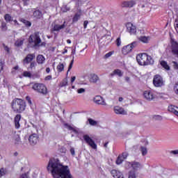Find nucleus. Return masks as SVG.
Segmentation results:
<instances>
[{
    "instance_id": "1",
    "label": "nucleus",
    "mask_w": 178,
    "mask_h": 178,
    "mask_svg": "<svg viewBox=\"0 0 178 178\" xmlns=\"http://www.w3.org/2000/svg\"><path fill=\"white\" fill-rule=\"evenodd\" d=\"M47 170L51 172L54 178H74L67 165H63L58 159L49 160Z\"/></svg>"
},
{
    "instance_id": "2",
    "label": "nucleus",
    "mask_w": 178,
    "mask_h": 178,
    "mask_svg": "<svg viewBox=\"0 0 178 178\" xmlns=\"http://www.w3.org/2000/svg\"><path fill=\"white\" fill-rule=\"evenodd\" d=\"M136 60L140 66H148L154 65V59L147 53H143L136 56Z\"/></svg>"
},
{
    "instance_id": "3",
    "label": "nucleus",
    "mask_w": 178,
    "mask_h": 178,
    "mask_svg": "<svg viewBox=\"0 0 178 178\" xmlns=\"http://www.w3.org/2000/svg\"><path fill=\"white\" fill-rule=\"evenodd\" d=\"M12 108L17 113H22L26 109V102L22 99L15 98L12 102Z\"/></svg>"
},
{
    "instance_id": "4",
    "label": "nucleus",
    "mask_w": 178,
    "mask_h": 178,
    "mask_svg": "<svg viewBox=\"0 0 178 178\" xmlns=\"http://www.w3.org/2000/svg\"><path fill=\"white\" fill-rule=\"evenodd\" d=\"M29 44H34L33 47H40L41 44V38H40V32H35L31 35L29 38Z\"/></svg>"
},
{
    "instance_id": "5",
    "label": "nucleus",
    "mask_w": 178,
    "mask_h": 178,
    "mask_svg": "<svg viewBox=\"0 0 178 178\" xmlns=\"http://www.w3.org/2000/svg\"><path fill=\"white\" fill-rule=\"evenodd\" d=\"M32 88L34 91H36V92H39V94H42V95H47V94H48V89L44 83H35L33 85Z\"/></svg>"
},
{
    "instance_id": "6",
    "label": "nucleus",
    "mask_w": 178,
    "mask_h": 178,
    "mask_svg": "<svg viewBox=\"0 0 178 178\" xmlns=\"http://www.w3.org/2000/svg\"><path fill=\"white\" fill-rule=\"evenodd\" d=\"M126 166L128 168H132L133 170L135 172V170H139L140 169H143V164L137 161H127L126 162Z\"/></svg>"
},
{
    "instance_id": "7",
    "label": "nucleus",
    "mask_w": 178,
    "mask_h": 178,
    "mask_svg": "<svg viewBox=\"0 0 178 178\" xmlns=\"http://www.w3.org/2000/svg\"><path fill=\"white\" fill-rule=\"evenodd\" d=\"M153 84L155 87H162V86H165L163 78L159 74L155 75L153 79Z\"/></svg>"
},
{
    "instance_id": "8",
    "label": "nucleus",
    "mask_w": 178,
    "mask_h": 178,
    "mask_svg": "<svg viewBox=\"0 0 178 178\" xmlns=\"http://www.w3.org/2000/svg\"><path fill=\"white\" fill-rule=\"evenodd\" d=\"M83 140L91 147V148H92V149H97V144H95V141H94L90 136L84 135Z\"/></svg>"
},
{
    "instance_id": "9",
    "label": "nucleus",
    "mask_w": 178,
    "mask_h": 178,
    "mask_svg": "<svg viewBox=\"0 0 178 178\" xmlns=\"http://www.w3.org/2000/svg\"><path fill=\"white\" fill-rule=\"evenodd\" d=\"M126 27H127V33H129V34L133 35L137 33V28L132 23L128 22L126 24Z\"/></svg>"
},
{
    "instance_id": "10",
    "label": "nucleus",
    "mask_w": 178,
    "mask_h": 178,
    "mask_svg": "<svg viewBox=\"0 0 178 178\" xmlns=\"http://www.w3.org/2000/svg\"><path fill=\"white\" fill-rule=\"evenodd\" d=\"M39 138L40 137L37 134H32L31 136H29V141L31 145H35L38 143Z\"/></svg>"
},
{
    "instance_id": "11",
    "label": "nucleus",
    "mask_w": 178,
    "mask_h": 178,
    "mask_svg": "<svg viewBox=\"0 0 178 178\" xmlns=\"http://www.w3.org/2000/svg\"><path fill=\"white\" fill-rule=\"evenodd\" d=\"M136 1H124L121 3L122 8H133V6H136Z\"/></svg>"
},
{
    "instance_id": "12",
    "label": "nucleus",
    "mask_w": 178,
    "mask_h": 178,
    "mask_svg": "<svg viewBox=\"0 0 178 178\" xmlns=\"http://www.w3.org/2000/svg\"><path fill=\"white\" fill-rule=\"evenodd\" d=\"M35 58V54H28L25 58L23 60V63L24 65H29L30 62L33 60Z\"/></svg>"
},
{
    "instance_id": "13",
    "label": "nucleus",
    "mask_w": 178,
    "mask_h": 178,
    "mask_svg": "<svg viewBox=\"0 0 178 178\" xmlns=\"http://www.w3.org/2000/svg\"><path fill=\"white\" fill-rule=\"evenodd\" d=\"M114 112L117 115H127V111H124V108H122L119 106H115L114 107Z\"/></svg>"
},
{
    "instance_id": "14",
    "label": "nucleus",
    "mask_w": 178,
    "mask_h": 178,
    "mask_svg": "<svg viewBox=\"0 0 178 178\" xmlns=\"http://www.w3.org/2000/svg\"><path fill=\"white\" fill-rule=\"evenodd\" d=\"M144 97L147 101H152L154 98H155V95H154V92L150 90H146L144 92Z\"/></svg>"
},
{
    "instance_id": "15",
    "label": "nucleus",
    "mask_w": 178,
    "mask_h": 178,
    "mask_svg": "<svg viewBox=\"0 0 178 178\" xmlns=\"http://www.w3.org/2000/svg\"><path fill=\"white\" fill-rule=\"evenodd\" d=\"M94 102L95 104H97V105H106L105 99H104V98H102L101 96H96L94 98Z\"/></svg>"
},
{
    "instance_id": "16",
    "label": "nucleus",
    "mask_w": 178,
    "mask_h": 178,
    "mask_svg": "<svg viewBox=\"0 0 178 178\" xmlns=\"http://www.w3.org/2000/svg\"><path fill=\"white\" fill-rule=\"evenodd\" d=\"M172 52L178 56V43L175 40H172Z\"/></svg>"
},
{
    "instance_id": "17",
    "label": "nucleus",
    "mask_w": 178,
    "mask_h": 178,
    "mask_svg": "<svg viewBox=\"0 0 178 178\" xmlns=\"http://www.w3.org/2000/svg\"><path fill=\"white\" fill-rule=\"evenodd\" d=\"M66 22H64L62 25L54 24V27L51 29V31H60V30H63L65 27H66Z\"/></svg>"
},
{
    "instance_id": "18",
    "label": "nucleus",
    "mask_w": 178,
    "mask_h": 178,
    "mask_svg": "<svg viewBox=\"0 0 178 178\" xmlns=\"http://www.w3.org/2000/svg\"><path fill=\"white\" fill-rule=\"evenodd\" d=\"M113 177H115V178H124V177H123V174L118 171V170H111V172Z\"/></svg>"
},
{
    "instance_id": "19",
    "label": "nucleus",
    "mask_w": 178,
    "mask_h": 178,
    "mask_svg": "<svg viewBox=\"0 0 178 178\" xmlns=\"http://www.w3.org/2000/svg\"><path fill=\"white\" fill-rule=\"evenodd\" d=\"M168 111L169 112H172V113H174V115H175L176 116H178V107L176 106H168Z\"/></svg>"
},
{
    "instance_id": "20",
    "label": "nucleus",
    "mask_w": 178,
    "mask_h": 178,
    "mask_svg": "<svg viewBox=\"0 0 178 178\" xmlns=\"http://www.w3.org/2000/svg\"><path fill=\"white\" fill-rule=\"evenodd\" d=\"M36 60L39 65H44L45 63V57L42 54H39L36 58Z\"/></svg>"
},
{
    "instance_id": "21",
    "label": "nucleus",
    "mask_w": 178,
    "mask_h": 178,
    "mask_svg": "<svg viewBox=\"0 0 178 178\" xmlns=\"http://www.w3.org/2000/svg\"><path fill=\"white\" fill-rule=\"evenodd\" d=\"M131 51V47L127 45L122 47V52L123 55H127L128 54H130Z\"/></svg>"
},
{
    "instance_id": "22",
    "label": "nucleus",
    "mask_w": 178,
    "mask_h": 178,
    "mask_svg": "<svg viewBox=\"0 0 178 178\" xmlns=\"http://www.w3.org/2000/svg\"><path fill=\"white\" fill-rule=\"evenodd\" d=\"M113 76H118V77H122L123 76V72H122V70L117 69L115 70L111 74V76L113 77Z\"/></svg>"
},
{
    "instance_id": "23",
    "label": "nucleus",
    "mask_w": 178,
    "mask_h": 178,
    "mask_svg": "<svg viewBox=\"0 0 178 178\" xmlns=\"http://www.w3.org/2000/svg\"><path fill=\"white\" fill-rule=\"evenodd\" d=\"M33 17L35 19H41V17H42V12H41L40 10L34 11Z\"/></svg>"
},
{
    "instance_id": "24",
    "label": "nucleus",
    "mask_w": 178,
    "mask_h": 178,
    "mask_svg": "<svg viewBox=\"0 0 178 178\" xmlns=\"http://www.w3.org/2000/svg\"><path fill=\"white\" fill-rule=\"evenodd\" d=\"M160 65L163 67L165 70H170V67L168 65V63L165 60H161L160 62Z\"/></svg>"
},
{
    "instance_id": "25",
    "label": "nucleus",
    "mask_w": 178,
    "mask_h": 178,
    "mask_svg": "<svg viewBox=\"0 0 178 178\" xmlns=\"http://www.w3.org/2000/svg\"><path fill=\"white\" fill-rule=\"evenodd\" d=\"M90 83H97V81H98V76L95 75V74H92L90 75Z\"/></svg>"
},
{
    "instance_id": "26",
    "label": "nucleus",
    "mask_w": 178,
    "mask_h": 178,
    "mask_svg": "<svg viewBox=\"0 0 178 178\" xmlns=\"http://www.w3.org/2000/svg\"><path fill=\"white\" fill-rule=\"evenodd\" d=\"M24 38H21L19 39H18L16 42H15V45L16 47H22V45L24 44Z\"/></svg>"
},
{
    "instance_id": "27",
    "label": "nucleus",
    "mask_w": 178,
    "mask_h": 178,
    "mask_svg": "<svg viewBox=\"0 0 178 178\" xmlns=\"http://www.w3.org/2000/svg\"><path fill=\"white\" fill-rule=\"evenodd\" d=\"M57 70L59 73H60L61 72H63V70H65V65H63V63H60L57 65Z\"/></svg>"
},
{
    "instance_id": "28",
    "label": "nucleus",
    "mask_w": 178,
    "mask_h": 178,
    "mask_svg": "<svg viewBox=\"0 0 178 178\" xmlns=\"http://www.w3.org/2000/svg\"><path fill=\"white\" fill-rule=\"evenodd\" d=\"M13 140L15 141V145H17V144H19V143H20V136L17 134L15 135L13 137Z\"/></svg>"
},
{
    "instance_id": "29",
    "label": "nucleus",
    "mask_w": 178,
    "mask_h": 178,
    "mask_svg": "<svg viewBox=\"0 0 178 178\" xmlns=\"http://www.w3.org/2000/svg\"><path fill=\"white\" fill-rule=\"evenodd\" d=\"M140 41L142 42L147 43L148 42V40H149V37H146V36H140L139 38Z\"/></svg>"
},
{
    "instance_id": "30",
    "label": "nucleus",
    "mask_w": 178,
    "mask_h": 178,
    "mask_svg": "<svg viewBox=\"0 0 178 178\" xmlns=\"http://www.w3.org/2000/svg\"><path fill=\"white\" fill-rule=\"evenodd\" d=\"M4 19L7 23H9V22H12V16L9 14H6L4 15Z\"/></svg>"
},
{
    "instance_id": "31",
    "label": "nucleus",
    "mask_w": 178,
    "mask_h": 178,
    "mask_svg": "<svg viewBox=\"0 0 178 178\" xmlns=\"http://www.w3.org/2000/svg\"><path fill=\"white\" fill-rule=\"evenodd\" d=\"M140 151H141L142 155L143 156H145V155H147V154H148V151L147 150V147H141Z\"/></svg>"
},
{
    "instance_id": "32",
    "label": "nucleus",
    "mask_w": 178,
    "mask_h": 178,
    "mask_svg": "<svg viewBox=\"0 0 178 178\" xmlns=\"http://www.w3.org/2000/svg\"><path fill=\"white\" fill-rule=\"evenodd\" d=\"M136 172L131 170L129 172V177L128 178H136Z\"/></svg>"
},
{
    "instance_id": "33",
    "label": "nucleus",
    "mask_w": 178,
    "mask_h": 178,
    "mask_svg": "<svg viewBox=\"0 0 178 178\" xmlns=\"http://www.w3.org/2000/svg\"><path fill=\"white\" fill-rule=\"evenodd\" d=\"M22 76H24V77H29L30 79L31 78V72L28 71H24L22 74Z\"/></svg>"
},
{
    "instance_id": "34",
    "label": "nucleus",
    "mask_w": 178,
    "mask_h": 178,
    "mask_svg": "<svg viewBox=\"0 0 178 178\" xmlns=\"http://www.w3.org/2000/svg\"><path fill=\"white\" fill-rule=\"evenodd\" d=\"M67 86V78L64 79L60 83V87H66Z\"/></svg>"
},
{
    "instance_id": "35",
    "label": "nucleus",
    "mask_w": 178,
    "mask_h": 178,
    "mask_svg": "<svg viewBox=\"0 0 178 178\" xmlns=\"http://www.w3.org/2000/svg\"><path fill=\"white\" fill-rule=\"evenodd\" d=\"M21 119H22V115L20 114H17L15 117V120H14L15 123H18V122H20Z\"/></svg>"
},
{
    "instance_id": "36",
    "label": "nucleus",
    "mask_w": 178,
    "mask_h": 178,
    "mask_svg": "<svg viewBox=\"0 0 178 178\" xmlns=\"http://www.w3.org/2000/svg\"><path fill=\"white\" fill-rule=\"evenodd\" d=\"M124 159L121 156H119L116 160L117 165H120V163H122Z\"/></svg>"
},
{
    "instance_id": "37",
    "label": "nucleus",
    "mask_w": 178,
    "mask_h": 178,
    "mask_svg": "<svg viewBox=\"0 0 178 178\" xmlns=\"http://www.w3.org/2000/svg\"><path fill=\"white\" fill-rule=\"evenodd\" d=\"M88 120L89 122V124H90V126H97V121H95L91 118H89Z\"/></svg>"
},
{
    "instance_id": "38",
    "label": "nucleus",
    "mask_w": 178,
    "mask_h": 178,
    "mask_svg": "<svg viewBox=\"0 0 178 178\" xmlns=\"http://www.w3.org/2000/svg\"><path fill=\"white\" fill-rule=\"evenodd\" d=\"M73 58L69 65V67H68V70L67 72V74H68L69 72H70V70H72V67H73V63L74 62V56H73Z\"/></svg>"
},
{
    "instance_id": "39",
    "label": "nucleus",
    "mask_w": 178,
    "mask_h": 178,
    "mask_svg": "<svg viewBox=\"0 0 178 178\" xmlns=\"http://www.w3.org/2000/svg\"><path fill=\"white\" fill-rule=\"evenodd\" d=\"M115 44L117 45V47H120V45H122V40L120 39V37H119L116 39Z\"/></svg>"
},
{
    "instance_id": "40",
    "label": "nucleus",
    "mask_w": 178,
    "mask_h": 178,
    "mask_svg": "<svg viewBox=\"0 0 178 178\" xmlns=\"http://www.w3.org/2000/svg\"><path fill=\"white\" fill-rule=\"evenodd\" d=\"M22 22L26 26V27H31V22L26 20V19H22Z\"/></svg>"
},
{
    "instance_id": "41",
    "label": "nucleus",
    "mask_w": 178,
    "mask_h": 178,
    "mask_svg": "<svg viewBox=\"0 0 178 178\" xmlns=\"http://www.w3.org/2000/svg\"><path fill=\"white\" fill-rule=\"evenodd\" d=\"M79 19H80V15L76 14V15L74 16V17H73L72 22H78V21H79Z\"/></svg>"
},
{
    "instance_id": "42",
    "label": "nucleus",
    "mask_w": 178,
    "mask_h": 178,
    "mask_svg": "<svg viewBox=\"0 0 178 178\" xmlns=\"http://www.w3.org/2000/svg\"><path fill=\"white\" fill-rule=\"evenodd\" d=\"M1 29H2L3 31H6L8 30V26H6V22L1 23Z\"/></svg>"
},
{
    "instance_id": "43",
    "label": "nucleus",
    "mask_w": 178,
    "mask_h": 178,
    "mask_svg": "<svg viewBox=\"0 0 178 178\" xmlns=\"http://www.w3.org/2000/svg\"><path fill=\"white\" fill-rule=\"evenodd\" d=\"M128 45L131 47V50L133 51V49L137 47V42H134L131 44Z\"/></svg>"
},
{
    "instance_id": "44",
    "label": "nucleus",
    "mask_w": 178,
    "mask_h": 178,
    "mask_svg": "<svg viewBox=\"0 0 178 178\" xmlns=\"http://www.w3.org/2000/svg\"><path fill=\"white\" fill-rule=\"evenodd\" d=\"M29 175H30L29 172H25L20 175L19 178H29Z\"/></svg>"
},
{
    "instance_id": "45",
    "label": "nucleus",
    "mask_w": 178,
    "mask_h": 178,
    "mask_svg": "<svg viewBox=\"0 0 178 178\" xmlns=\"http://www.w3.org/2000/svg\"><path fill=\"white\" fill-rule=\"evenodd\" d=\"M6 175V172L5 171V169L1 168L0 169V177H2V176H5Z\"/></svg>"
},
{
    "instance_id": "46",
    "label": "nucleus",
    "mask_w": 178,
    "mask_h": 178,
    "mask_svg": "<svg viewBox=\"0 0 178 178\" xmlns=\"http://www.w3.org/2000/svg\"><path fill=\"white\" fill-rule=\"evenodd\" d=\"M121 156H122V159H126L129 156V153H127L126 152H123Z\"/></svg>"
},
{
    "instance_id": "47",
    "label": "nucleus",
    "mask_w": 178,
    "mask_h": 178,
    "mask_svg": "<svg viewBox=\"0 0 178 178\" xmlns=\"http://www.w3.org/2000/svg\"><path fill=\"white\" fill-rule=\"evenodd\" d=\"M63 12H67L68 10H70V8L67 7V6H64L62 8Z\"/></svg>"
},
{
    "instance_id": "48",
    "label": "nucleus",
    "mask_w": 178,
    "mask_h": 178,
    "mask_svg": "<svg viewBox=\"0 0 178 178\" xmlns=\"http://www.w3.org/2000/svg\"><path fill=\"white\" fill-rule=\"evenodd\" d=\"M78 94H83V92H86V89L84 88H79L77 90Z\"/></svg>"
},
{
    "instance_id": "49",
    "label": "nucleus",
    "mask_w": 178,
    "mask_h": 178,
    "mask_svg": "<svg viewBox=\"0 0 178 178\" xmlns=\"http://www.w3.org/2000/svg\"><path fill=\"white\" fill-rule=\"evenodd\" d=\"M170 154H171L172 155H178V149H177V150H171L170 152Z\"/></svg>"
},
{
    "instance_id": "50",
    "label": "nucleus",
    "mask_w": 178,
    "mask_h": 178,
    "mask_svg": "<svg viewBox=\"0 0 178 178\" xmlns=\"http://www.w3.org/2000/svg\"><path fill=\"white\" fill-rule=\"evenodd\" d=\"M174 91L178 95V83H176L175 86H174Z\"/></svg>"
},
{
    "instance_id": "51",
    "label": "nucleus",
    "mask_w": 178,
    "mask_h": 178,
    "mask_svg": "<svg viewBox=\"0 0 178 178\" xmlns=\"http://www.w3.org/2000/svg\"><path fill=\"white\" fill-rule=\"evenodd\" d=\"M3 66L4 64L2 63V61H0V73H1L2 70H3Z\"/></svg>"
},
{
    "instance_id": "52",
    "label": "nucleus",
    "mask_w": 178,
    "mask_h": 178,
    "mask_svg": "<svg viewBox=\"0 0 178 178\" xmlns=\"http://www.w3.org/2000/svg\"><path fill=\"white\" fill-rule=\"evenodd\" d=\"M172 63H173V65H173L174 69L178 70V63H177V62L173 61Z\"/></svg>"
},
{
    "instance_id": "53",
    "label": "nucleus",
    "mask_w": 178,
    "mask_h": 178,
    "mask_svg": "<svg viewBox=\"0 0 178 178\" xmlns=\"http://www.w3.org/2000/svg\"><path fill=\"white\" fill-rule=\"evenodd\" d=\"M26 101H28V104H29V105H31L33 103L31 102V99H30V97L27 96L26 97Z\"/></svg>"
},
{
    "instance_id": "54",
    "label": "nucleus",
    "mask_w": 178,
    "mask_h": 178,
    "mask_svg": "<svg viewBox=\"0 0 178 178\" xmlns=\"http://www.w3.org/2000/svg\"><path fill=\"white\" fill-rule=\"evenodd\" d=\"M15 128L16 129H19L20 128V122H15Z\"/></svg>"
},
{
    "instance_id": "55",
    "label": "nucleus",
    "mask_w": 178,
    "mask_h": 178,
    "mask_svg": "<svg viewBox=\"0 0 178 178\" xmlns=\"http://www.w3.org/2000/svg\"><path fill=\"white\" fill-rule=\"evenodd\" d=\"M33 67H35V62H32L30 64V68L33 69Z\"/></svg>"
},
{
    "instance_id": "56",
    "label": "nucleus",
    "mask_w": 178,
    "mask_h": 178,
    "mask_svg": "<svg viewBox=\"0 0 178 178\" xmlns=\"http://www.w3.org/2000/svg\"><path fill=\"white\" fill-rule=\"evenodd\" d=\"M88 21H84V22H83V28L84 29H87V26H88Z\"/></svg>"
},
{
    "instance_id": "57",
    "label": "nucleus",
    "mask_w": 178,
    "mask_h": 178,
    "mask_svg": "<svg viewBox=\"0 0 178 178\" xmlns=\"http://www.w3.org/2000/svg\"><path fill=\"white\" fill-rule=\"evenodd\" d=\"M65 127H67V129H68V130H72V128L73 127L69 125L68 124H65Z\"/></svg>"
},
{
    "instance_id": "58",
    "label": "nucleus",
    "mask_w": 178,
    "mask_h": 178,
    "mask_svg": "<svg viewBox=\"0 0 178 178\" xmlns=\"http://www.w3.org/2000/svg\"><path fill=\"white\" fill-rule=\"evenodd\" d=\"M71 131H73L74 133H75L76 134H77L79 133V131H77V129H75L73 127L70 130Z\"/></svg>"
},
{
    "instance_id": "59",
    "label": "nucleus",
    "mask_w": 178,
    "mask_h": 178,
    "mask_svg": "<svg viewBox=\"0 0 178 178\" xmlns=\"http://www.w3.org/2000/svg\"><path fill=\"white\" fill-rule=\"evenodd\" d=\"M110 56H112V52H108L105 55V58H109Z\"/></svg>"
},
{
    "instance_id": "60",
    "label": "nucleus",
    "mask_w": 178,
    "mask_h": 178,
    "mask_svg": "<svg viewBox=\"0 0 178 178\" xmlns=\"http://www.w3.org/2000/svg\"><path fill=\"white\" fill-rule=\"evenodd\" d=\"M51 79H52V76H51V75H48L44 79V80H51Z\"/></svg>"
},
{
    "instance_id": "61",
    "label": "nucleus",
    "mask_w": 178,
    "mask_h": 178,
    "mask_svg": "<svg viewBox=\"0 0 178 178\" xmlns=\"http://www.w3.org/2000/svg\"><path fill=\"white\" fill-rule=\"evenodd\" d=\"M70 153L72 154V155H75V152H74V149L73 147H72L70 149Z\"/></svg>"
},
{
    "instance_id": "62",
    "label": "nucleus",
    "mask_w": 178,
    "mask_h": 178,
    "mask_svg": "<svg viewBox=\"0 0 178 178\" xmlns=\"http://www.w3.org/2000/svg\"><path fill=\"white\" fill-rule=\"evenodd\" d=\"M125 81H127V83H130V77L125 76Z\"/></svg>"
},
{
    "instance_id": "63",
    "label": "nucleus",
    "mask_w": 178,
    "mask_h": 178,
    "mask_svg": "<svg viewBox=\"0 0 178 178\" xmlns=\"http://www.w3.org/2000/svg\"><path fill=\"white\" fill-rule=\"evenodd\" d=\"M76 80V76H72L71 77V83H74V81Z\"/></svg>"
},
{
    "instance_id": "64",
    "label": "nucleus",
    "mask_w": 178,
    "mask_h": 178,
    "mask_svg": "<svg viewBox=\"0 0 178 178\" xmlns=\"http://www.w3.org/2000/svg\"><path fill=\"white\" fill-rule=\"evenodd\" d=\"M4 49L5 51H6V52H9V47H8L7 46H4Z\"/></svg>"
}]
</instances>
